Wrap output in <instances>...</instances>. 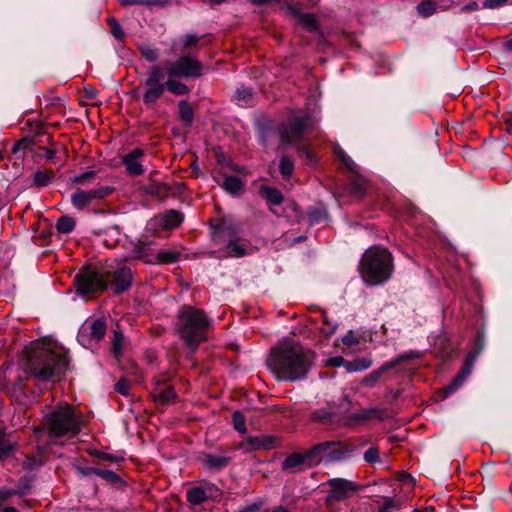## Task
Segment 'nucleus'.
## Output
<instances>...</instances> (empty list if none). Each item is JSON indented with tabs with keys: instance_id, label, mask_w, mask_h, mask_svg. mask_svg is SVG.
Instances as JSON below:
<instances>
[{
	"instance_id": "nucleus-1",
	"label": "nucleus",
	"mask_w": 512,
	"mask_h": 512,
	"mask_svg": "<svg viewBox=\"0 0 512 512\" xmlns=\"http://www.w3.org/2000/svg\"><path fill=\"white\" fill-rule=\"evenodd\" d=\"M314 354L299 343L285 340L273 347L267 365L280 381H297L306 377Z\"/></svg>"
},
{
	"instance_id": "nucleus-2",
	"label": "nucleus",
	"mask_w": 512,
	"mask_h": 512,
	"mask_svg": "<svg viewBox=\"0 0 512 512\" xmlns=\"http://www.w3.org/2000/svg\"><path fill=\"white\" fill-rule=\"evenodd\" d=\"M67 366V353L63 347L38 342L28 351L27 370L37 383L59 380Z\"/></svg>"
},
{
	"instance_id": "nucleus-3",
	"label": "nucleus",
	"mask_w": 512,
	"mask_h": 512,
	"mask_svg": "<svg viewBox=\"0 0 512 512\" xmlns=\"http://www.w3.org/2000/svg\"><path fill=\"white\" fill-rule=\"evenodd\" d=\"M209 326L210 320L201 309L183 305L177 312L175 331L192 351H195L200 343L206 341V332Z\"/></svg>"
},
{
	"instance_id": "nucleus-4",
	"label": "nucleus",
	"mask_w": 512,
	"mask_h": 512,
	"mask_svg": "<svg viewBox=\"0 0 512 512\" xmlns=\"http://www.w3.org/2000/svg\"><path fill=\"white\" fill-rule=\"evenodd\" d=\"M392 270L393 257L387 249L380 246L367 249L359 264L361 277L370 285H378L387 281Z\"/></svg>"
},
{
	"instance_id": "nucleus-5",
	"label": "nucleus",
	"mask_w": 512,
	"mask_h": 512,
	"mask_svg": "<svg viewBox=\"0 0 512 512\" xmlns=\"http://www.w3.org/2000/svg\"><path fill=\"white\" fill-rule=\"evenodd\" d=\"M163 79L164 71L162 67L159 65L151 66L142 83L145 87L143 103L147 107H154L157 101L163 96L166 89L176 96L187 95L189 93L188 86L178 81V77H168L165 82H162Z\"/></svg>"
},
{
	"instance_id": "nucleus-6",
	"label": "nucleus",
	"mask_w": 512,
	"mask_h": 512,
	"mask_svg": "<svg viewBox=\"0 0 512 512\" xmlns=\"http://www.w3.org/2000/svg\"><path fill=\"white\" fill-rule=\"evenodd\" d=\"M81 416L69 404H59L44 417L43 425L51 438L75 437L81 431Z\"/></svg>"
},
{
	"instance_id": "nucleus-7",
	"label": "nucleus",
	"mask_w": 512,
	"mask_h": 512,
	"mask_svg": "<svg viewBox=\"0 0 512 512\" xmlns=\"http://www.w3.org/2000/svg\"><path fill=\"white\" fill-rule=\"evenodd\" d=\"M355 445L349 440L326 441L310 448L312 464L319 465L323 459L330 462H340L349 457L355 450Z\"/></svg>"
},
{
	"instance_id": "nucleus-8",
	"label": "nucleus",
	"mask_w": 512,
	"mask_h": 512,
	"mask_svg": "<svg viewBox=\"0 0 512 512\" xmlns=\"http://www.w3.org/2000/svg\"><path fill=\"white\" fill-rule=\"evenodd\" d=\"M312 126V119L307 114H298L290 117L279 126L278 134L283 144L298 143L303 140L304 134Z\"/></svg>"
},
{
	"instance_id": "nucleus-9",
	"label": "nucleus",
	"mask_w": 512,
	"mask_h": 512,
	"mask_svg": "<svg viewBox=\"0 0 512 512\" xmlns=\"http://www.w3.org/2000/svg\"><path fill=\"white\" fill-rule=\"evenodd\" d=\"M203 70V63L189 54L181 55L175 61L168 62L166 66V74L168 77L186 79L201 77Z\"/></svg>"
},
{
	"instance_id": "nucleus-10",
	"label": "nucleus",
	"mask_w": 512,
	"mask_h": 512,
	"mask_svg": "<svg viewBox=\"0 0 512 512\" xmlns=\"http://www.w3.org/2000/svg\"><path fill=\"white\" fill-rule=\"evenodd\" d=\"M104 269L97 271L87 268L81 270L75 277L77 291L82 294H92L107 290Z\"/></svg>"
},
{
	"instance_id": "nucleus-11",
	"label": "nucleus",
	"mask_w": 512,
	"mask_h": 512,
	"mask_svg": "<svg viewBox=\"0 0 512 512\" xmlns=\"http://www.w3.org/2000/svg\"><path fill=\"white\" fill-rule=\"evenodd\" d=\"M105 282L115 294L127 291L133 281L132 271L129 267L122 265H107L104 268Z\"/></svg>"
},
{
	"instance_id": "nucleus-12",
	"label": "nucleus",
	"mask_w": 512,
	"mask_h": 512,
	"mask_svg": "<svg viewBox=\"0 0 512 512\" xmlns=\"http://www.w3.org/2000/svg\"><path fill=\"white\" fill-rule=\"evenodd\" d=\"M329 487L325 498V504L332 506L335 502H341L348 499L353 493L359 491L361 486L355 482L344 478H332L327 481Z\"/></svg>"
},
{
	"instance_id": "nucleus-13",
	"label": "nucleus",
	"mask_w": 512,
	"mask_h": 512,
	"mask_svg": "<svg viewBox=\"0 0 512 512\" xmlns=\"http://www.w3.org/2000/svg\"><path fill=\"white\" fill-rule=\"evenodd\" d=\"M150 396L155 403L168 405L175 400L176 392L174 387L168 382V378L163 375L154 378Z\"/></svg>"
},
{
	"instance_id": "nucleus-14",
	"label": "nucleus",
	"mask_w": 512,
	"mask_h": 512,
	"mask_svg": "<svg viewBox=\"0 0 512 512\" xmlns=\"http://www.w3.org/2000/svg\"><path fill=\"white\" fill-rule=\"evenodd\" d=\"M420 354L415 351H410L401 355H398L394 359L384 363L381 367H379L377 370L373 371L372 373L368 374L361 380V384L364 386L372 387L375 385V383L378 381V379L381 377V375L398 365H401L402 363L419 358Z\"/></svg>"
},
{
	"instance_id": "nucleus-15",
	"label": "nucleus",
	"mask_w": 512,
	"mask_h": 512,
	"mask_svg": "<svg viewBox=\"0 0 512 512\" xmlns=\"http://www.w3.org/2000/svg\"><path fill=\"white\" fill-rule=\"evenodd\" d=\"M113 188L110 186L99 187L89 191L77 189L71 197L72 204L78 209H84L93 200H99L107 197L113 192Z\"/></svg>"
},
{
	"instance_id": "nucleus-16",
	"label": "nucleus",
	"mask_w": 512,
	"mask_h": 512,
	"mask_svg": "<svg viewBox=\"0 0 512 512\" xmlns=\"http://www.w3.org/2000/svg\"><path fill=\"white\" fill-rule=\"evenodd\" d=\"M156 246L152 242L137 241L133 244L131 255L125 260L136 259L147 264H155Z\"/></svg>"
},
{
	"instance_id": "nucleus-17",
	"label": "nucleus",
	"mask_w": 512,
	"mask_h": 512,
	"mask_svg": "<svg viewBox=\"0 0 512 512\" xmlns=\"http://www.w3.org/2000/svg\"><path fill=\"white\" fill-rule=\"evenodd\" d=\"M143 155L144 150L137 148L121 158L122 164L125 166L126 171L130 175L138 176L144 173L143 165L140 162V159L143 157Z\"/></svg>"
},
{
	"instance_id": "nucleus-18",
	"label": "nucleus",
	"mask_w": 512,
	"mask_h": 512,
	"mask_svg": "<svg viewBox=\"0 0 512 512\" xmlns=\"http://www.w3.org/2000/svg\"><path fill=\"white\" fill-rule=\"evenodd\" d=\"M478 353V351H475L468 355L460 373L452 380L448 386L444 388L446 395L454 392L463 383L465 378L471 374Z\"/></svg>"
},
{
	"instance_id": "nucleus-19",
	"label": "nucleus",
	"mask_w": 512,
	"mask_h": 512,
	"mask_svg": "<svg viewBox=\"0 0 512 512\" xmlns=\"http://www.w3.org/2000/svg\"><path fill=\"white\" fill-rule=\"evenodd\" d=\"M312 460L313 459L310 454V449L306 450L303 453H292L289 456H287L282 462V469L288 471L304 464L307 465L309 468L315 467V465L312 464Z\"/></svg>"
},
{
	"instance_id": "nucleus-20",
	"label": "nucleus",
	"mask_w": 512,
	"mask_h": 512,
	"mask_svg": "<svg viewBox=\"0 0 512 512\" xmlns=\"http://www.w3.org/2000/svg\"><path fill=\"white\" fill-rule=\"evenodd\" d=\"M353 174L354 176L347 186V191L351 196L361 199L366 195L369 184L367 179L359 173V169Z\"/></svg>"
},
{
	"instance_id": "nucleus-21",
	"label": "nucleus",
	"mask_w": 512,
	"mask_h": 512,
	"mask_svg": "<svg viewBox=\"0 0 512 512\" xmlns=\"http://www.w3.org/2000/svg\"><path fill=\"white\" fill-rule=\"evenodd\" d=\"M182 221H183V216L180 212H178L176 210H169L161 216L160 223L164 229L169 230V229H174V228L180 226Z\"/></svg>"
},
{
	"instance_id": "nucleus-22",
	"label": "nucleus",
	"mask_w": 512,
	"mask_h": 512,
	"mask_svg": "<svg viewBox=\"0 0 512 512\" xmlns=\"http://www.w3.org/2000/svg\"><path fill=\"white\" fill-rule=\"evenodd\" d=\"M178 119L186 127H190L194 121V109L186 100L178 102Z\"/></svg>"
},
{
	"instance_id": "nucleus-23",
	"label": "nucleus",
	"mask_w": 512,
	"mask_h": 512,
	"mask_svg": "<svg viewBox=\"0 0 512 512\" xmlns=\"http://www.w3.org/2000/svg\"><path fill=\"white\" fill-rule=\"evenodd\" d=\"M276 439L272 436H257L249 437L245 443L252 447L254 450L269 449L275 445Z\"/></svg>"
},
{
	"instance_id": "nucleus-24",
	"label": "nucleus",
	"mask_w": 512,
	"mask_h": 512,
	"mask_svg": "<svg viewBox=\"0 0 512 512\" xmlns=\"http://www.w3.org/2000/svg\"><path fill=\"white\" fill-rule=\"evenodd\" d=\"M231 458L221 454H205L204 463L211 469L219 470L226 467Z\"/></svg>"
},
{
	"instance_id": "nucleus-25",
	"label": "nucleus",
	"mask_w": 512,
	"mask_h": 512,
	"mask_svg": "<svg viewBox=\"0 0 512 512\" xmlns=\"http://www.w3.org/2000/svg\"><path fill=\"white\" fill-rule=\"evenodd\" d=\"M260 194L267 200L269 204L280 205L284 201V196L277 188L269 186H261Z\"/></svg>"
},
{
	"instance_id": "nucleus-26",
	"label": "nucleus",
	"mask_w": 512,
	"mask_h": 512,
	"mask_svg": "<svg viewBox=\"0 0 512 512\" xmlns=\"http://www.w3.org/2000/svg\"><path fill=\"white\" fill-rule=\"evenodd\" d=\"M55 177L52 169L37 170L32 177L33 187L47 186Z\"/></svg>"
},
{
	"instance_id": "nucleus-27",
	"label": "nucleus",
	"mask_w": 512,
	"mask_h": 512,
	"mask_svg": "<svg viewBox=\"0 0 512 512\" xmlns=\"http://www.w3.org/2000/svg\"><path fill=\"white\" fill-rule=\"evenodd\" d=\"M82 473L84 475L95 474V475L101 477L102 479H105V480H107L108 482H111V483H118V482L121 481L120 476L117 473H115L114 471H111V470H106V469H101V468H96V467H90L87 470H82Z\"/></svg>"
},
{
	"instance_id": "nucleus-28",
	"label": "nucleus",
	"mask_w": 512,
	"mask_h": 512,
	"mask_svg": "<svg viewBox=\"0 0 512 512\" xmlns=\"http://www.w3.org/2000/svg\"><path fill=\"white\" fill-rule=\"evenodd\" d=\"M221 186L228 193L235 195L243 191L244 183L236 176H228L225 178Z\"/></svg>"
},
{
	"instance_id": "nucleus-29",
	"label": "nucleus",
	"mask_w": 512,
	"mask_h": 512,
	"mask_svg": "<svg viewBox=\"0 0 512 512\" xmlns=\"http://www.w3.org/2000/svg\"><path fill=\"white\" fill-rule=\"evenodd\" d=\"M180 257V253L175 250L157 251L155 254V264H171L176 262Z\"/></svg>"
},
{
	"instance_id": "nucleus-30",
	"label": "nucleus",
	"mask_w": 512,
	"mask_h": 512,
	"mask_svg": "<svg viewBox=\"0 0 512 512\" xmlns=\"http://www.w3.org/2000/svg\"><path fill=\"white\" fill-rule=\"evenodd\" d=\"M169 185L162 182H154L147 186L146 191L148 194L152 196H156L158 198H165L170 193Z\"/></svg>"
},
{
	"instance_id": "nucleus-31",
	"label": "nucleus",
	"mask_w": 512,
	"mask_h": 512,
	"mask_svg": "<svg viewBox=\"0 0 512 512\" xmlns=\"http://www.w3.org/2000/svg\"><path fill=\"white\" fill-rule=\"evenodd\" d=\"M227 255L230 257H243L247 254V246L238 239L232 240L226 247Z\"/></svg>"
},
{
	"instance_id": "nucleus-32",
	"label": "nucleus",
	"mask_w": 512,
	"mask_h": 512,
	"mask_svg": "<svg viewBox=\"0 0 512 512\" xmlns=\"http://www.w3.org/2000/svg\"><path fill=\"white\" fill-rule=\"evenodd\" d=\"M372 365V360L369 358H360L354 361H346L345 369L348 372H357L368 369Z\"/></svg>"
},
{
	"instance_id": "nucleus-33",
	"label": "nucleus",
	"mask_w": 512,
	"mask_h": 512,
	"mask_svg": "<svg viewBox=\"0 0 512 512\" xmlns=\"http://www.w3.org/2000/svg\"><path fill=\"white\" fill-rule=\"evenodd\" d=\"M139 52L143 58L149 62H155L159 58V49L150 44H141L138 46Z\"/></svg>"
},
{
	"instance_id": "nucleus-34",
	"label": "nucleus",
	"mask_w": 512,
	"mask_h": 512,
	"mask_svg": "<svg viewBox=\"0 0 512 512\" xmlns=\"http://www.w3.org/2000/svg\"><path fill=\"white\" fill-rule=\"evenodd\" d=\"M279 170L284 179L291 178V176L293 175V172H294L293 160L289 156L283 155L280 158Z\"/></svg>"
},
{
	"instance_id": "nucleus-35",
	"label": "nucleus",
	"mask_w": 512,
	"mask_h": 512,
	"mask_svg": "<svg viewBox=\"0 0 512 512\" xmlns=\"http://www.w3.org/2000/svg\"><path fill=\"white\" fill-rule=\"evenodd\" d=\"M187 500L192 505H200L207 500V495L203 489L194 487L187 492Z\"/></svg>"
},
{
	"instance_id": "nucleus-36",
	"label": "nucleus",
	"mask_w": 512,
	"mask_h": 512,
	"mask_svg": "<svg viewBox=\"0 0 512 512\" xmlns=\"http://www.w3.org/2000/svg\"><path fill=\"white\" fill-rule=\"evenodd\" d=\"M90 334L96 340H101L106 334V323L103 319H97L90 325Z\"/></svg>"
},
{
	"instance_id": "nucleus-37",
	"label": "nucleus",
	"mask_w": 512,
	"mask_h": 512,
	"mask_svg": "<svg viewBox=\"0 0 512 512\" xmlns=\"http://www.w3.org/2000/svg\"><path fill=\"white\" fill-rule=\"evenodd\" d=\"M299 23L302 24L307 30L311 32L318 30L317 18L312 13H303L301 18L299 19Z\"/></svg>"
},
{
	"instance_id": "nucleus-38",
	"label": "nucleus",
	"mask_w": 512,
	"mask_h": 512,
	"mask_svg": "<svg viewBox=\"0 0 512 512\" xmlns=\"http://www.w3.org/2000/svg\"><path fill=\"white\" fill-rule=\"evenodd\" d=\"M75 221L69 216H62L58 219L56 228L59 233H69L73 230Z\"/></svg>"
},
{
	"instance_id": "nucleus-39",
	"label": "nucleus",
	"mask_w": 512,
	"mask_h": 512,
	"mask_svg": "<svg viewBox=\"0 0 512 512\" xmlns=\"http://www.w3.org/2000/svg\"><path fill=\"white\" fill-rule=\"evenodd\" d=\"M201 37L196 34H187L182 39V49L181 52L189 53L190 49L193 47H197Z\"/></svg>"
},
{
	"instance_id": "nucleus-40",
	"label": "nucleus",
	"mask_w": 512,
	"mask_h": 512,
	"mask_svg": "<svg viewBox=\"0 0 512 512\" xmlns=\"http://www.w3.org/2000/svg\"><path fill=\"white\" fill-rule=\"evenodd\" d=\"M121 5H147V6H164L168 4L167 0H118Z\"/></svg>"
},
{
	"instance_id": "nucleus-41",
	"label": "nucleus",
	"mask_w": 512,
	"mask_h": 512,
	"mask_svg": "<svg viewBox=\"0 0 512 512\" xmlns=\"http://www.w3.org/2000/svg\"><path fill=\"white\" fill-rule=\"evenodd\" d=\"M337 157L342 161L345 167L352 173H356L358 170L355 162L341 149L337 148L335 150Z\"/></svg>"
},
{
	"instance_id": "nucleus-42",
	"label": "nucleus",
	"mask_w": 512,
	"mask_h": 512,
	"mask_svg": "<svg viewBox=\"0 0 512 512\" xmlns=\"http://www.w3.org/2000/svg\"><path fill=\"white\" fill-rule=\"evenodd\" d=\"M124 336L120 331H114V338L112 341V352L116 357H119L123 352Z\"/></svg>"
},
{
	"instance_id": "nucleus-43",
	"label": "nucleus",
	"mask_w": 512,
	"mask_h": 512,
	"mask_svg": "<svg viewBox=\"0 0 512 512\" xmlns=\"http://www.w3.org/2000/svg\"><path fill=\"white\" fill-rule=\"evenodd\" d=\"M107 23H108V25H109V26H110V28H111V33H112V35H113L116 39H118V40H120V41H123V40H124V38H125V34H124V32H123V30H122L121 26H120V25H119V23L117 22V20H116L115 18H113V17H109V18L107 19Z\"/></svg>"
},
{
	"instance_id": "nucleus-44",
	"label": "nucleus",
	"mask_w": 512,
	"mask_h": 512,
	"mask_svg": "<svg viewBox=\"0 0 512 512\" xmlns=\"http://www.w3.org/2000/svg\"><path fill=\"white\" fill-rule=\"evenodd\" d=\"M417 10L424 17L431 16L436 11L435 3L425 0L418 5Z\"/></svg>"
},
{
	"instance_id": "nucleus-45",
	"label": "nucleus",
	"mask_w": 512,
	"mask_h": 512,
	"mask_svg": "<svg viewBox=\"0 0 512 512\" xmlns=\"http://www.w3.org/2000/svg\"><path fill=\"white\" fill-rule=\"evenodd\" d=\"M34 140L30 137H24L20 140H18L13 148H12V153L13 154H17L18 152H20L21 150H26V149H31L34 145Z\"/></svg>"
},
{
	"instance_id": "nucleus-46",
	"label": "nucleus",
	"mask_w": 512,
	"mask_h": 512,
	"mask_svg": "<svg viewBox=\"0 0 512 512\" xmlns=\"http://www.w3.org/2000/svg\"><path fill=\"white\" fill-rule=\"evenodd\" d=\"M233 426L240 433H246L245 417L240 411H235L232 415Z\"/></svg>"
},
{
	"instance_id": "nucleus-47",
	"label": "nucleus",
	"mask_w": 512,
	"mask_h": 512,
	"mask_svg": "<svg viewBox=\"0 0 512 512\" xmlns=\"http://www.w3.org/2000/svg\"><path fill=\"white\" fill-rule=\"evenodd\" d=\"M333 414L326 409H318L312 413L311 419L316 422L326 423L333 418Z\"/></svg>"
},
{
	"instance_id": "nucleus-48",
	"label": "nucleus",
	"mask_w": 512,
	"mask_h": 512,
	"mask_svg": "<svg viewBox=\"0 0 512 512\" xmlns=\"http://www.w3.org/2000/svg\"><path fill=\"white\" fill-rule=\"evenodd\" d=\"M30 489V485L26 484L23 488L19 490H4L0 491V502L7 501L14 495H24Z\"/></svg>"
},
{
	"instance_id": "nucleus-49",
	"label": "nucleus",
	"mask_w": 512,
	"mask_h": 512,
	"mask_svg": "<svg viewBox=\"0 0 512 512\" xmlns=\"http://www.w3.org/2000/svg\"><path fill=\"white\" fill-rule=\"evenodd\" d=\"M235 97L238 101H242L243 103L248 104L252 100L253 91L252 89L248 88L238 89Z\"/></svg>"
},
{
	"instance_id": "nucleus-50",
	"label": "nucleus",
	"mask_w": 512,
	"mask_h": 512,
	"mask_svg": "<svg viewBox=\"0 0 512 512\" xmlns=\"http://www.w3.org/2000/svg\"><path fill=\"white\" fill-rule=\"evenodd\" d=\"M385 412L386 411L384 409L371 408V409L364 411L363 415H361L359 418H361V419H373V418L382 419Z\"/></svg>"
},
{
	"instance_id": "nucleus-51",
	"label": "nucleus",
	"mask_w": 512,
	"mask_h": 512,
	"mask_svg": "<svg viewBox=\"0 0 512 512\" xmlns=\"http://www.w3.org/2000/svg\"><path fill=\"white\" fill-rule=\"evenodd\" d=\"M364 460L370 464L379 462V449L377 447H370L364 453Z\"/></svg>"
},
{
	"instance_id": "nucleus-52",
	"label": "nucleus",
	"mask_w": 512,
	"mask_h": 512,
	"mask_svg": "<svg viewBox=\"0 0 512 512\" xmlns=\"http://www.w3.org/2000/svg\"><path fill=\"white\" fill-rule=\"evenodd\" d=\"M96 176L95 171H87L82 174L76 175L71 179L73 184H84L86 181L93 179Z\"/></svg>"
},
{
	"instance_id": "nucleus-53",
	"label": "nucleus",
	"mask_w": 512,
	"mask_h": 512,
	"mask_svg": "<svg viewBox=\"0 0 512 512\" xmlns=\"http://www.w3.org/2000/svg\"><path fill=\"white\" fill-rule=\"evenodd\" d=\"M115 390L116 392L127 396L130 392V382L126 378L119 379V381L115 384Z\"/></svg>"
},
{
	"instance_id": "nucleus-54",
	"label": "nucleus",
	"mask_w": 512,
	"mask_h": 512,
	"mask_svg": "<svg viewBox=\"0 0 512 512\" xmlns=\"http://www.w3.org/2000/svg\"><path fill=\"white\" fill-rule=\"evenodd\" d=\"M13 449L14 447L11 443L5 440H0V459L9 456Z\"/></svg>"
},
{
	"instance_id": "nucleus-55",
	"label": "nucleus",
	"mask_w": 512,
	"mask_h": 512,
	"mask_svg": "<svg viewBox=\"0 0 512 512\" xmlns=\"http://www.w3.org/2000/svg\"><path fill=\"white\" fill-rule=\"evenodd\" d=\"M298 153L301 157H305L308 161L313 160V153L308 145H303L298 148Z\"/></svg>"
},
{
	"instance_id": "nucleus-56",
	"label": "nucleus",
	"mask_w": 512,
	"mask_h": 512,
	"mask_svg": "<svg viewBox=\"0 0 512 512\" xmlns=\"http://www.w3.org/2000/svg\"><path fill=\"white\" fill-rule=\"evenodd\" d=\"M346 360L341 356L332 357L327 360V365L332 367H345Z\"/></svg>"
},
{
	"instance_id": "nucleus-57",
	"label": "nucleus",
	"mask_w": 512,
	"mask_h": 512,
	"mask_svg": "<svg viewBox=\"0 0 512 512\" xmlns=\"http://www.w3.org/2000/svg\"><path fill=\"white\" fill-rule=\"evenodd\" d=\"M342 342L344 345L350 347V346H353V345H356L358 344V340L357 338L353 335L352 332H348L343 338H342Z\"/></svg>"
},
{
	"instance_id": "nucleus-58",
	"label": "nucleus",
	"mask_w": 512,
	"mask_h": 512,
	"mask_svg": "<svg viewBox=\"0 0 512 512\" xmlns=\"http://www.w3.org/2000/svg\"><path fill=\"white\" fill-rule=\"evenodd\" d=\"M383 500H384L383 506L386 507L387 509H392V508L397 509L401 505L399 501H396L392 497H384Z\"/></svg>"
},
{
	"instance_id": "nucleus-59",
	"label": "nucleus",
	"mask_w": 512,
	"mask_h": 512,
	"mask_svg": "<svg viewBox=\"0 0 512 512\" xmlns=\"http://www.w3.org/2000/svg\"><path fill=\"white\" fill-rule=\"evenodd\" d=\"M286 10H287V13H288L290 16H292V17H294V18H296V19H298V20H299V19L301 18V16L303 15V13H301L300 9H299L298 7H296V6H293V5H289V6L286 8Z\"/></svg>"
},
{
	"instance_id": "nucleus-60",
	"label": "nucleus",
	"mask_w": 512,
	"mask_h": 512,
	"mask_svg": "<svg viewBox=\"0 0 512 512\" xmlns=\"http://www.w3.org/2000/svg\"><path fill=\"white\" fill-rule=\"evenodd\" d=\"M504 3H506V0H486L484 2V7L493 9V8L503 5Z\"/></svg>"
},
{
	"instance_id": "nucleus-61",
	"label": "nucleus",
	"mask_w": 512,
	"mask_h": 512,
	"mask_svg": "<svg viewBox=\"0 0 512 512\" xmlns=\"http://www.w3.org/2000/svg\"><path fill=\"white\" fill-rule=\"evenodd\" d=\"M98 456L103 460L111 461V462H119L122 460L121 457H117L113 454H108V453H98Z\"/></svg>"
},
{
	"instance_id": "nucleus-62",
	"label": "nucleus",
	"mask_w": 512,
	"mask_h": 512,
	"mask_svg": "<svg viewBox=\"0 0 512 512\" xmlns=\"http://www.w3.org/2000/svg\"><path fill=\"white\" fill-rule=\"evenodd\" d=\"M40 149L44 152V156L46 157V159H48V160L54 159L55 154H56L55 150L46 148V147H42Z\"/></svg>"
},
{
	"instance_id": "nucleus-63",
	"label": "nucleus",
	"mask_w": 512,
	"mask_h": 512,
	"mask_svg": "<svg viewBox=\"0 0 512 512\" xmlns=\"http://www.w3.org/2000/svg\"><path fill=\"white\" fill-rule=\"evenodd\" d=\"M260 509V506L258 504H252L244 509H242L239 512H257Z\"/></svg>"
},
{
	"instance_id": "nucleus-64",
	"label": "nucleus",
	"mask_w": 512,
	"mask_h": 512,
	"mask_svg": "<svg viewBox=\"0 0 512 512\" xmlns=\"http://www.w3.org/2000/svg\"><path fill=\"white\" fill-rule=\"evenodd\" d=\"M320 331L322 334H324L325 337H329L331 334L334 333V327H322L320 328Z\"/></svg>"
}]
</instances>
